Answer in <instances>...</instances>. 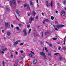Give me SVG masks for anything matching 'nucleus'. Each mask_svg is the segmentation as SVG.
<instances>
[{
  "label": "nucleus",
  "mask_w": 66,
  "mask_h": 66,
  "mask_svg": "<svg viewBox=\"0 0 66 66\" xmlns=\"http://www.w3.org/2000/svg\"><path fill=\"white\" fill-rule=\"evenodd\" d=\"M24 32V33H27V31L25 29L23 30Z\"/></svg>",
  "instance_id": "nucleus-31"
},
{
  "label": "nucleus",
  "mask_w": 66,
  "mask_h": 66,
  "mask_svg": "<svg viewBox=\"0 0 66 66\" xmlns=\"http://www.w3.org/2000/svg\"><path fill=\"white\" fill-rule=\"evenodd\" d=\"M38 35H39V34H37L36 35H35L34 36H38Z\"/></svg>",
  "instance_id": "nucleus-44"
},
{
  "label": "nucleus",
  "mask_w": 66,
  "mask_h": 66,
  "mask_svg": "<svg viewBox=\"0 0 66 66\" xmlns=\"http://www.w3.org/2000/svg\"><path fill=\"white\" fill-rule=\"evenodd\" d=\"M23 45V43H22L20 44V45L21 46H22V45Z\"/></svg>",
  "instance_id": "nucleus-40"
},
{
  "label": "nucleus",
  "mask_w": 66,
  "mask_h": 66,
  "mask_svg": "<svg viewBox=\"0 0 66 66\" xmlns=\"http://www.w3.org/2000/svg\"><path fill=\"white\" fill-rule=\"evenodd\" d=\"M20 42V40H18V43H19V42Z\"/></svg>",
  "instance_id": "nucleus-62"
},
{
  "label": "nucleus",
  "mask_w": 66,
  "mask_h": 66,
  "mask_svg": "<svg viewBox=\"0 0 66 66\" xmlns=\"http://www.w3.org/2000/svg\"><path fill=\"white\" fill-rule=\"evenodd\" d=\"M42 15H43V16H44V13H42Z\"/></svg>",
  "instance_id": "nucleus-59"
},
{
  "label": "nucleus",
  "mask_w": 66,
  "mask_h": 66,
  "mask_svg": "<svg viewBox=\"0 0 66 66\" xmlns=\"http://www.w3.org/2000/svg\"><path fill=\"white\" fill-rule=\"evenodd\" d=\"M59 50H61V47H59L58 48Z\"/></svg>",
  "instance_id": "nucleus-60"
},
{
  "label": "nucleus",
  "mask_w": 66,
  "mask_h": 66,
  "mask_svg": "<svg viewBox=\"0 0 66 66\" xmlns=\"http://www.w3.org/2000/svg\"><path fill=\"white\" fill-rule=\"evenodd\" d=\"M7 34L8 36H10V34H11V33H10V32L8 31L7 32Z\"/></svg>",
  "instance_id": "nucleus-10"
},
{
  "label": "nucleus",
  "mask_w": 66,
  "mask_h": 66,
  "mask_svg": "<svg viewBox=\"0 0 66 66\" xmlns=\"http://www.w3.org/2000/svg\"><path fill=\"white\" fill-rule=\"evenodd\" d=\"M32 14L34 16H35V15L36 14V13L35 12V11H33L32 12Z\"/></svg>",
  "instance_id": "nucleus-14"
},
{
  "label": "nucleus",
  "mask_w": 66,
  "mask_h": 66,
  "mask_svg": "<svg viewBox=\"0 0 66 66\" xmlns=\"http://www.w3.org/2000/svg\"><path fill=\"white\" fill-rule=\"evenodd\" d=\"M61 13H62V14L65 13V11L64 10H62L61 11Z\"/></svg>",
  "instance_id": "nucleus-15"
},
{
  "label": "nucleus",
  "mask_w": 66,
  "mask_h": 66,
  "mask_svg": "<svg viewBox=\"0 0 66 66\" xmlns=\"http://www.w3.org/2000/svg\"><path fill=\"white\" fill-rule=\"evenodd\" d=\"M53 5V3L52 1L51 2V7H52V6Z\"/></svg>",
  "instance_id": "nucleus-19"
},
{
  "label": "nucleus",
  "mask_w": 66,
  "mask_h": 66,
  "mask_svg": "<svg viewBox=\"0 0 66 66\" xmlns=\"http://www.w3.org/2000/svg\"><path fill=\"white\" fill-rule=\"evenodd\" d=\"M32 21H31L30 20V21H29V23H31L32 22Z\"/></svg>",
  "instance_id": "nucleus-45"
},
{
  "label": "nucleus",
  "mask_w": 66,
  "mask_h": 66,
  "mask_svg": "<svg viewBox=\"0 0 66 66\" xmlns=\"http://www.w3.org/2000/svg\"><path fill=\"white\" fill-rule=\"evenodd\" d=\"M24 7H27L28 9H30V6L29 5H27V4H25L24 5Z\"/></svg>",
  "instance_id": "nucleus-2"
},
{
  "label": "nucleus",
  "mask_w": 66,
  "mask_h": 66,
  "mask_svg": "<svg viewBox=\"0 0 66 66\" xmlns=\"http://www.w3.org/2000/svg\"><path fill=\"white\" fill-rule=\"evenodd\" d=\"M33 3H32V2H30V5H33Z\"/></svg>",
  "instance_id": "nucleus-24"
},
{
  "label": "nucleus",
  "mask_w": 66,
  "mask_h": 66,
  "mask_svg": "<svg viewBox=\"0 0 66 66\" xmlns=\"http://www.w3.org/2000/svg\"><path fill=\"white\" fill-rule=\"evenodd\" d=\"M5 26H6L7 27H10V25L8 23H5Z\"/></svg>",
  "instance_id": "nucleus-5"
},
{
  "label": "nucleus",
  "mask_w": 66,
  "mask_h": 66,
  "mask_svg": "<svg viewBox=\"0 0 66 66\" xmlns=\"http://www.w3.org/2000/svg\"><path fill=\"white\" fill-rule=\"evenodd\" d=\"M65 38H66V36H65L64 37V40H63L64 43H63V44L64 45H65V42H66V39H65Z\"/></svg>",
  "instance_id": "nucleus-7"
},
{
  "label": "nucleus",
  "mask_w": 66,
  "mask_h": 66,
  "mask_svg": "<svg viewBox=\"0 0 66 66\" xmlns=\"http://www.w3.org/2000/svg\"><path fill=\"white\" fill-rule=\"evenodd\" d=\"M31 29H29V31H28V33H30V32L31 31Z\"/></svg>",
  "instance_id": "nucleus-27"
},
{
  "label": "nucleus",
  "mask_w": 66,
  "mask_h": 66,
  "mask_svg": "<svg viewBox=\"0 0 66 66\" xmlns=\"http://www.w3.org/2000/svg\"><path fill=\"white\" fill-rule=\"evenodd\" d=\"M55 30H56V31H57V30H58V29H57L56 28H55Z\"/></svg>",
  "instance_id": "nucleus-42"
},
{
  "label": "nucleus",
  "mask_w": 66,
  "mask_h": 66,
  "mask_svg": "<svg viewBox=\"0 0 66 66\" xmlns=\"http://www.w3.org/2000/svg\"><path fill=\"white\" fill-rule=\"evenodd\" d=\"M46 2V5H47V4H48V1H47Z\"/></svg>",
  "instance_id": "nucleus-48"
},
{
  "label": "nucleus",
  "mask_w": 66,
  "mask_h": 66,
  "mask_svg": "<svg viewBox=\"0 0 66 66\" xmlns=\"http://www.w3.org/2000/svg\"><path fill=\"white\" fill-rule=\"evenodd\" d=\"M23 59V57H20V59L21 60H22V59Z\"/></svg>",
  "instance_id": "nucleus-41"
},
{
  "label": "nucleus",
  "mask_w": 66,
  "mask_h": 66,
  "mask_svg": "<svg viewBox=\"0 0 66 66\" xmlns=\"http://www.w3.org/2000/svg\"><path fill=\"white\" fill-rule=\"evenodd\" d=\"M50 46H52V44H51L50 43V44H49Z\"/></svg>",
  "instance_id": "nucleus-56"
},
{
  "label": "nucleus",
  "mask_w": 66,
  "mask_h": 66,
  "mask_svg": "<svg viewBox=\"0 0 66 66\" xmlns=\"http://www.w3.org/2000/svg\"><path fill=\"white\" fill-rule=\"evenodd\" d=\"M38 0H39H39H36L37 3H38Z\"/></svg>",
  "instance_id": "nucleus-53"
},
{
  "label": "nucleus",
  "mask_w": 66,
  "mask_h": 66,
  "mask_svg": "<svg viewBox=\"0 0 66 66\" xmlns=\"http://www.w3.org/2000/svg\"><path fill=\"white\" fill-rule=\"evenodd\" d=\"M18 61H16L15 62V63H16V64H17V63H18Z\"/></svg>",
  "instance_id": "nucleus-55"
},
{
  "label": "nucleus",
  "mask_w": 66,
  "mask_h": 66,
  "mask_svg": "<svg viewBox=\"0 0 66 66\" xmlns=\"http://www.w3.org/2000/svg\"><path fill=\"white\" fill-rule=\"evenodd\" d=\"M27 27H28V28H29L30 27V25H27Z\"/></svg>",
  "instance_id": "nucleus-46"
},
{
  "label": "nucleus",
  "mask_w": 66,
  "mask_h": 66,
  "mask_svg": "<svg viewBox=\"0 0 66 66\" xmlns=\"http://www.w3.org/2000/svg\"><path fill=\"white\" fill-rule=\"evenodd\" d=\"M40 44H43V42H42V41H41L40 42Z\"/></svg>",
  "instance_id": "nucleus-63"
},
{
  "label": "nucleus",
  "mask_w": 66,
  "mask_h": 66,
  "mask_svg": "<svg viewBox=\"0 0 66 66\" xmlns=\"http://www.w3.org/2000/svg\"><path fill=\"white\" fill-rule=\"evenodd\" d=\"M45 21L46 22H48V21H49V20L48 19H46L45 20Z\"/></svg>",
  "instance_id": "nucleus-29"
},
{
  "label": "nucleus",
  "mask_w": 66,
  "mask_h": 66,
  "mask_svg": "<svg viewBox=\"0 0 66 66\" xmlns=\"http://www.w3.org/2000/svg\"><path fill=\"white\" fill-rule=\"evenodd\" d=\"M51 18L52 19V20H53V19H54V18H53V16H52Z\"/></svg>",
  "instance_id": "nucleus-33"
},
{
  "label": "nucleus",
  "mask_w": 66,
  "mask_h": 66,
  "mask_svg": "<svg viewBox=\"0 0 66 66\" xmlns=\"http://www.w3.org/2000/svg\"><path fill=\"white\" fill-rule=\"evenodd\" d=\"M23 51H20V52H21V53H23Z\"/></svg>",
  "instance_id": "nucleus-51"
},
{
  "label": "nucleus",
  "mask_w": 66,
  "mask_h": 66,
  "mask_svg": "<svg viewBox=\"0 0 66 66\" xmlns=\"http://www.w3.org/2000/svg\"><path fill=\"white\" fill-rule=\"evenodd\" d=\"M2 53L3 54V53H4V52H3V51H1L0 53Z\"/></svg>",
  "instance_id": "nucleus-30"
},
{
  "label": "nucleus",
  "mask_w": 66,
  "mask_h": 66,
  "mask_svg": "<svg viewBox=\"0 0 66 66\" xmlns=\"http://www.w3.org/2000/svg\"><path fill=\"white\" fill-rule=\"evenodd\" d=\"M36 18L37 20V19H38V16H36Z\"/></svg>",
  "instance_id": "nucleus-52"
},
{
  "label": "nucleus",
  "mask_w": 66,
  "mask_h": 66,
  "mask_svg": "<svg viewBox=\"0 0 66 66\" xmlns=\"http://www.w3.org/2000/svg\"><path fill=\"white\" fill-rule=\"evenodd\" d=\"M11 27L12 28H14V26H13V24H11Z\"/></svg>",
  "instance_id": "nucleus-32"
},
{
  "label": "nucleus",
  "mask_w": 66,
  "mask_h": 66,
  "mask_svg": "<svg viewBox=\"0 0 66 66\" xmlns=\"http://www.w3.org/2000/svg\"><path fill=\"white\" fill-rule=\"evenodd\" d=\"M63 4H66V1H63Z\"/></svg>",
  "instance_id": "nucleus-26"
},
{
  "label": "nucleus",
  "mask_w": 66,
  "mask_h": 66,
  "mask_svg": "<svg viewBox=\"0 0 66 66\" xmlns=\"http://www.w3.org/2000/svg\"><path fill=\"white\" fill-rule=\"evenodd\" d=\"M57 4L58 5H59V6H60V4H59V3H57Z\"/></svg>",
  "instance_id": "nucleus-57"
},
{
  "label": "nucleus",
  "mask_w": 66,
  "mask_h": 66,
  "mask_svg": "<svg viewBox=\"0 0 66 66\" xmlns=\"http://www.w3.org/2000/svg\"><path fill=\"white\" fill-rule=\"evenodd\" d=\"M62 48L64 50H66V48H65V47H63Z\"/></svg>",
  "instance_id": "nucleus-36"
},
{
  "label": "nucleus",
  "mask_w": 66,
  "mask_h": 66,
  "mask_svg": "<svg viewBox=\"0 0 66 66\" xmlns=\"http://www.w3.org/2000/svg\"><path fill=\"white\" fill-rule=\"evenodd\" d=\"M60 61H62L63 60V58L61 57H60L59 58Z\"/></svg>",
  "instance_id": "nucleus-20"
},
{
  "label": "nucleus",
  "mask_w": 66,
  "mask_h": 66,
  "mask_svg": "<svg viewBox=\"0 0 66 66\" xmlns=\"http://www.w3.org/2000/svg\"><path fill=\"white\" fill-rule=\"evenodd\" d=\"M16 13L17 14H19V11L18 10V9H16Z\"/></svg>",
  "instance_id": "nucleus-12"
},
{
  "label": "nucleus",
  "mask_w": 66,
  "mask_h": 66,
  "mask_svg": "<svg viewBox=\"0 0 66 66\" xmlns=\"http://www.w3.org/2000/svg\"><path fill=\"white\" fill-rule=\"evenodd\" d=\"M18 26H19V27H21L22 26L21 24L19 23L18 24Z\"/></svg>",
  "instance_id": "nucleus-34"
},
{
  "label": "nucleus",
  "mask_w": 66,
  "mask_h": 66,
  "mask_svg": "<svg viewBox=\"0 0 66 66\" xmlns=\"http://www.w3.org/2000/svg\"><path fill=\"white\" fill-rule=\"evenodd\" d=\"M44 58V60H47V57H46V56L45 55L44 56H43Z\"/></svg>",
  "instance_id": "nucleus-13"
},
{
  "label": "nucleus",
  "mask_w": 66,
  "mask_h": 66,
  "mask_svg": "<svg viewBox=\"0 0 66 66\" xmlns=\"http://www.w3.org/2000/svg\"><path fill=\"white\" fill-rule=\"evenodd\" d=\"M18 61H16L15 62V63H16V64H17V63H18Z\"/></svg>",
  "instance_id": "nucleus-54"
},
{
  "label": "nucleus",
  "mask_w": 66,
  "mask_h": 66,
  "mask_svg": "<svg viewBox=\"0 0 66 66\" xmlns=\"http://www.w3.org/2000/svg\"><path fill=\"white\" fill-rule=\"evenodd\" d=\"M6 49H7V48H5L4 49H2V50L3 51H4L5 50H6Z\"/></svg>",
  "instance_id": "nucleus-25"
},
{
  "label": "nucleus",
  "mask_w": 66,
  "mask_h": 66,
  "mask_svg": "<svg viewBox=\"0 0 66 66\" xmlns=\"http://www.w3.org/2000/svg\"><path fill=\"white\" fill-rule=\"evenodd\" d=\"M44 48H45V50L46 51V52H48V50L47 49V48L46 47H45Z\"/></svg>",
  "instance_id": "nucleus-18"
},
{
  "label": "nucleus",
  "mask_w": 66,
  "mask_h": 66,
  "mask_svg": "<svg viewBox=\"0 0 66 66\" xmlns=\"http://www.w3.org/2000/svg\"><path fill=\"white\" fill-rule=\"evenodd\" d=\"M59 54V53H56L54 54L55 55H57V54Z\"/></svg>",
  "instance_id": "nucleus-43"
},
{
  "label": "nucleus",
  "mask_w": 66,
  "mask_h": 66,
  "mask_svg": "<svg viewBox=\"0 0 66 66\" xmlns=\"http://www.w3.org/2000/svg\"><path fill=\"white\" fill-rule=\"evenodd\" d=\"M17 63H16V64H15L14 65V66H17Z\"/></svg>",
  "instance_id": "nucleus-47"
},
{
  "label": "nucleus",
  "mask_w": 66,
  "mask_h": 66,
  "mask_svg": "<svg viewBox=\"0 0 66 66\" xmlns=\"http://www.w3.org/2000/svg\"><path fill=\"white\" fill-rule=\"evenodd\" d=\"M30 52H31V53H32V54H34V52H32V51H31Z\"/></svg>",
  "instance_id": "nucleus-37"
},
{
  "label": "nucleus",
  "mask_w": 66,
  "mask_h": 66,
  "mask_svg": "<svg viewBox=\"0 0 66 66\" xmlns=\"http://www.w3.org/2000/svg\"><path fill=\"white\" fill-rule=\"evenodd\" d=\"M34 19L33 18H30V20L31 21H33Z\"/></svg>",
  "instance_id": "nucleus-28"
},
{
  "label": "nucleus",
  "mask_w": 66,
  "mask_h": 66,
  "mask_svg": "<svg viewBox=\"0 0 66 66\" xmlns=\"http://www.w3.org/2000/svg\"><path fill=\"white\" fill-rule=\"evenodd\" d=\"M6 10L8 12H9V11H10V9L9 8H6Z\"/></svg>",
  "instance_id": "nucleus-11"
},
{
  "label": "nucleus",
  "mask_w": 66,
  "mask_h": 66,
  "mask_svg": "<svg viewBox=\"0 0 66 66\" xmlns=\"http://www.w3.org/2000/svg\"><path fill=\"white\" fill-rule=\"evenodd\" d=\"M16 29L17 30H19V27H16Z\"/></svg>",
  "instance_id": "nucleus-35"
},
{
  "label": "nucleus",
  "mask_w": 66,
  "mask_h": 66,
  "mask_svg": "<svg viewBox=\"0 0 66 66\" xmlns=\"http://www.w3.org/2000/svg\"><path fill=\"white\" fill-rule=\"evenodd\" d=\"M57 44H60V42H57Z\"/></svg>",
  "instance_id": "nucleus-64"
},
{
  "label": "nucleus",
  "mask_w": 66,
  "mask_h": 66,
  "mask_svg": "<svg viewBox=\"0 0 66 66\" xmlns=\"http://www.w3.org/2000/svg\"><path fill=\"white\" fill-rule=\"evenodd\" d=\"M10 5L11 6H12V1H10Z\"/></svg>",
  "instance_id": "nucleus-16"
},
{
  "label": "nucleus",
  "mask_w": 66,
  "mask_h": 66,
  "mask_svg": "<svg viewBox=\"0 0 66 66\" xmlns=\"http://www.w3.org/2000/svg\"><path fill=\"white\" fill-rule=\"evenodd\" d=\"M13 55H11V58H12V57H13Z\"/></svg>",
  "instance_id": "nucleus-50"
},
{
  "label": "nucleus",
  "mask_w": 66,
  "mask_h": 66,
  "mask_svg": "<svg viewBox=\"0 0 66 66\" xmlns=\"http://www.w3.org/2000/svg\"><path fill=\"white\" fill-rule=\"evenodd\" d=\"M12 3L14 5H16V1H15V0L12 1Z\"/></svg>",
  "instance_id": "nucleus-8"
},
{
  "label": "nucleus",
  "mask_w": 66,
  "mask_h": 66,
  "mask_svg": "<svg viewBox=\"0 0 66 66\" xmlns=\"http://www.w3.org/2000/svg\"><path fill=\"white\" fill-rule=\"evenodd\" d=\"M18 44V42L16 41L13 44V46H16Z\"/></svg>",
  "instance_id": "nucleus-4"
},
{
  "label": "nucleus",
  "mask_w": 66,
  "mask_h": 66,
  "mask_svg": "<svg viewBox=\"0 0 66 66\" xmlns=\"http://www.w3.org/2000/svg\"><path fill=\"white\" fill-rule=\"evenodd\" d=\"M49 34V32L48 31L46 32L45 33V35H46L47 34Z\"/></svg>",
  "instance_id": "nucleus-9"
},
{
  "label": "nucleus",
  "mask_w": 66,
  "mask_h": 66,
  "mask_svg": "<svg viewBox=\"0 0 66 66\" xmlns=\"http://www.w3.org/2000/svg\"><path fill=\"white\" fill-rule=\"evenodd\" d=\"M55 23H58V22H57V21H55Z\"/></svg>",
  "instance_id": "nucleus-49"
},
{
  "label": "nucleus",
  "mask_w": 66,
  "mask_h": 66,
  "mask_svg": "<svg viewBox=\"0 0 66 66\" xmlns=\"http://www.w3.org/2000/svg\"><path fill=\"white\" fill-rule=\"evenodd\" d=\"M65 13H62L61 14V16L62 17H63V16H65Z\"/></svg>",
  "instance_id": "nucleus-17"
},
{
  "label": "nucleus",
  "mask_w": 66,
  "mask_h": 66,
  "mask_svg": "<svg viewBox=\"0 0 66 66\" xmlns=\"http://www.w3.org/2000/svg\"><path fill=\"white\" fill-rule=\"evenodd\" d=\"M44 37V35H43V34L42 33V37Z\"/></svg>",
  "instance_id": "nucleus-58"
},
{
  "label": "nucleus",
  "mask_w": 66,
  "mask_h": 66,
  "mask_svg": "<svg viewBox=\"0 0 66 66\" xmlns=\"http://www.w3.org/2000/svg\"><path fill=\"white\" fill-rule=\"evenodd\" d=\"M53 39L54 40H56L57 38H53Z\"/></svg>",
  "instance_id": "nucleus-38"
},
{
  "label": "nucleus",
  "mask_w": 66,
  "mask_h": 66,
  "mask_svg": "<svg viewBox=\"0 0 66 66\" xmlns=\"http://www.w3.org/2000/svg\"><path fill=\"white\" fill-rule=\"evenodd\" d=\"M40 54L42 55H43V56H44L45 55V53L43 52H40Z\"/></svg>",
  "instance_id": "nucleus-6"
},
{
  "label": "nucleus",
  "mask_w": 66,
  "mask_h": 66,
  "mask_svg": "<svg viewBox=\"0 0 66 66\" xmlns=\"http://www.w3.org/2000/svg\"><path fill=\"white\" fill-rule=\"evenodd\" d=\"M43 24H45V21H43Z\"/></svg>",
  "instance_id": "nucleus-61"
},
{
  "label": "nucleus",
  "mask_w": 66,
  "mask_h": 66,
  "mask_svg": "<svg viewBox=\"0 0 66 66\" xmlns=\"http://www.w3.org/2000/svg\"><path fill=\"white\" fill-rule=\"evenodd\" d=\"M33 55H32V53H30L29 54V56L30 57H32Z\"/></svg>",
  "instance_id": "nucleus-22"
},
{
  "label": "nucleus",
  "mask_w": 66,
  "mask_h": 66,
  "mask_svg": "<svg viewBox=\"0 0 66 66\" xmlns=\"http://www.w3.org/2000/svg\"><path fill=\"white\" fill-rule=\"evenodd\" d=\"M3 66H5V64L4 63V61H3Z\"/></svg>",
  "instance_id": "nucleus-21"
},
{
  "label": "nucleus",
  "mask_w": 66,
  "mask_h": 66,
  "mask_svg": "<svg viewBox=\"0 0 66 66\" xmlns=\"http://www.w3.org/2000/svg\"><path fill=\"white\" fill-rule=\"evenodd\" d=\"M27 35V32L24 33V36H26Z\"/></svg>",
  "instance_id": "nucleus-23"
},
{
  "label": "nucleus",
  "mask_w": 66,
  "mask_h": 66,
  "mask_svg": "<svg viewBox=\"0 0 66 66\" xmlns=\"http://www.w3.org/2000/svg\"><path fill=\"white\" fill-rule=\"evenodd\" d=\"M64 27V25H60L58 24L56 26V27L57 29H59V28H61V27Z\"/></svg>",
  "instance_id": "nucleus-1"
},
{
  "label": "nucleus",
  "mask_w": 66,
  "mask_h": 66,
  "mask_svg": "<svg viewBox=\"0 0 66 66\" xmlns=\"http://www.w3.org/2000/svg\"><path fill=\"white\" fill-rule=\"evenodd\" d=\"M48 56H50V55H51V53H48Z\"/></svg>",
  "instance_id": "nucleus-39"
},
{
  "label": "nucleus",
  "mask_w": 66,
  "mask_h": 66,
  "mask_svg": "<svg viewBox=\"0 0 66 66\" xmlns=\"http://www.w3.org/2000/svg\"><path fill=\"white\" fill-rule=\"evenodd\" d=\"M36 63H37V59H35L33 62V63L34 65H35L36 64Z\"/></svg>",
  "instance_id": "nucleus-3"
}]
</instances>
